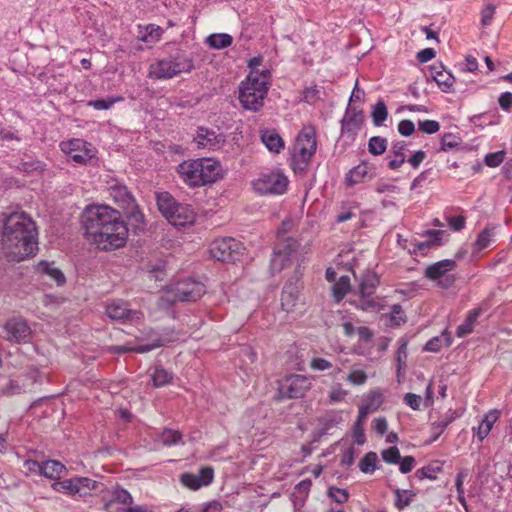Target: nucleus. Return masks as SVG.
<instances>
[{
	"mask_svg": "<svg viewBox=\"0 0 512 512\" xmlns=\"http://www.w3.org/2000/svg\"><path fill=\"white\" fill-rule=\"evenodd\" d=\"M2 250L8 261L21 262L38 252L37 226H1Z\"/></svg>",
	"mask_w": 512,
	"mask_h": 512,
	"instance_id": "obj_1",
	"label": "nucleus"
},
{
	"mask_svg": "<svg viewBox=\"0 0 512 512\" xmlns=\"http://www.w3.org/2000/svg\"><path fill=\"white\" fill-rule=\"evenodd\" d=\"M177 171L183 181L193 187L211 184L223 178L220 162L211 158L184 161L178 165Z\"/></svg>",
	"mask_w": 512,
	"mask_h": 512,
	"instance_id": "obj_2",
	"label": "nucleus"
},
{
	"mask_svg": "<svg viewBox=\"0 0 512 512\" xmlns=\"http://www.w3.org/2000/svg\"><path fill=\"white\" fill-rule=\"evenodd\" d=\"M269 71H253L239 85V101L245 110L258 112L269 89Z\"/></svg>",
	"mask_w": 512,
	"mask_h": 512,
	"instance_id": "obj_3",
	"label": "nucleus"
},
{
	"mask_svg": "<svg viewBox=\"0 0 512 512\" xmlns=\"http://www.w3.org/2000/svg\"><path fill=\"white\" fill-rule=\"evenodd\" d=\"M193 69V59L185 52L176 51L150 64L148 78L152 80H167L182 73H190Z\"/></svg>",
	"mask_w": 512,
	"mask_h": 512,
	"instance_id": "obj_4",
	"label": "nucleus"
},
{
	"mask_svg": "<svg viewBox=\"0 0 512 512\" xmlns=\"http://www.w3.org/2000/svg\"><path fill=\"white\" fill-rule=\"evenodd\" d=\"M317 142L315 130L304 128L298 135L293 147L291 167L295 173L306 171L312 156L316 152Z\"/></svg>",
	"mask_w": 512,
	"mask_h": 512,
	"instance_id": "obj_5",
	"label": "nucleus"
},
{
	"mask_svg": "<svg viewBox=\"0 0 512 512\" xmlns=\"http://www.w3.org/2000/svg\"><path fill=\"white\" fill-rule=\"evenodd\" d=\"M86 233L98 249L111 251L125 245L128 237V226H101V231H94L96 226H85Z\"/></svg>",
	"mask_w": 512,
	"mask_h": 512,
	"instance_id": "obj_6",
	"label": "nucleus"
},
{
	"mask_svg": "<svg viewBox=\"0 0 512 512\" xmlns=\"http://www.w3.org/2000/svg\"><path fill=\"white\" fill-rule=\"evenodd\" d=\"M108 192L113 201L123 210V215L128 221L135 224L143 223L144 214L139 209L135 197L127 186L114 182L109 184Z\"/></svg>",
	"mask_w": 512,
	"mask_h": 512,
	"instance_id": "obj_7",
	"label": "nucleus"
},
{
	"mask_svg": "<svg viewBox=\"0 0 512 512\" xmlns=\"http://www.w3.org/2000/svg\"><path fill=\"white\" fill-rule=\"evenodd\" d=\"M287 232L285 226L277 232L279 242L274 248L270 261V269L273 274L291 266L296 259L297 241L293 238L284 239Z\"/></svg>",
	"mask_w": 512,
	"mask_h": 512,
	"instance_id": "obj_8",
	"label": "nucleus"
},
{
	"mask_svg": "<svg viewBox=\"0 0 512 512\" xmlns=\"http://www.w3.org/2000/svg\"><path fill=\"white\" fill-rule=\"evenodd\" d=\"M206 292L205 285L194 279H184L168 286L162 300L167 302H195Z\"/></svg>",
	"mask_w": 512,
	"mask_h": 512,
	"instance_id": "obj_9",
	"label": "nucleus"
},
{
	"mask_svg": "<svg viewBox=\"0 0 512 512\" xmlns=\"http://www.w3.org/2000/svg\"><path fill=\"white\" fill-rule=\"evenodd\" d=\"M80 224H125L118 210L106 204L87 205L80 217Z\"/></svg>",
	"mask_w": 512,
	"mask_h": 512,
	"instance_id": "obj_10",
	"label": "nucleus"
},
{
	"mask_svg": "<svg viewBox=\"0 0 512 512\" xmlns=\"http://www.w3.org/2000/svg\"><path fill=\"white\" fill-rule=\"evenodd\" d=\"M101 483L88 477H73L52 484L54 491L68 494L75 499H83L91 495L92 490H97Z\"/></svg>",
	"mask_w": 512,
	"mask_h": 512,
	"instance_id": "obj_11",
	"label": "nucleus"
},
{
	"mask_svg": "<svg viewBox=\"0 0 512 512\" xmlns=\"http://www.w3.org/2000/svg\"><path fill=\"white\" fill-rule=\"evenodd\" d=\"M288 178L280 172L261 174L253 181L254 190L261 195H281L288 187Z\"/></svg>",
	"mask_w": 512,
	"mask_h": 512,
	"instance_id": "obj_12",
	"label": "nucleus"
},
{
	"mask_svg": "<svg viewBox=\"0 0 512 512\" xmlns=\"http://www.w3.org/2000/svg\"><path fill=\"white\" fill-rule=\"evenodd\" d=\"M311 382L308 377L299 374L286 376L279 382V399H297L305 395L310 389Z\"/></svg>",
	"mask_w": 512,
	"mask_h": 512,
	"instance_id": "obj_13",
	"label": "nucleus"
},
{
	"mask_svg": "<svg viewBox=\"0 0 512 512\" xmlns=\"http://www.w3.org/2000/svg\"><path fill=\"white\" fill-rule=\"evenodd\" d=\"M456 261L453 259H444L426 267L424 276L432 281H438L442 288H449L455 283V276L450 274L456 268Z\"/></svg>",
	"mask_w": 512,
	"mask_h": 512,
	"instance_id": "obj_14",
	"label": "nucleus"
},
{
	"mask_svg": "<svg viewBox=\"0 0 512 512\" xmlns=\"http://www.w3.org/2000/svg\"><path fill=\"white\" fill-rule=\"evenodd\" d=\"M242 245L234 238L227 237L210 244V255L221 262H234L241 254Z\"/></svg>",
	"mask_w": 512,
	"mask_h": 512,
	"instance_id": "obj_15",
	"label": "nucleus"
},
{
	"mask_svg": "<svg viewBox=\"0 0 512 512\" xmlns=\"http://www.w3.org/2000/svg\"><path fill=\"white\" fill-rule=\"evenodd\" d=\"M38 380V372L35 369H28L24 373L11 378L7 385L3 386L0 394L11 397L31 392Z\"/></svg>",
	"mask_w": 512,
	"mask_h": 512,
	"instance_id": "obj_16",
	"label": "nucleus"
},
{
	"mask_svg": "<svg viewBox=\"0 0 512 512\" xmlns=\"http://www.w3.org/2000/svg\"><path fill=\"white\" fill-rule=\"evenodd\" d=\"M90 144L82 139L61 142V150L76 164L84 165L94 157Z\"/></svg>",
	"mask_w": 512,
	"mask_h": 512,
	"instance_id": "obj_17",
	"label": "nucleus"
},
{
	"mask_svg": "<svg viewBox=\"0 0 512 512\" xmlns=\"http://www.w3.org/2000/svg\"><path fill=\"white\" fill-rule=\"evenodd\" d=\"M301 277L302 272L300 266L297 265L294 271V275L285 283L283 287L281 294V306L283 310L287 312L293 311L299 300Z\"/></svg>",
	"mask_w": 512,
	"mask_h": 512,
	"instance_id": "obj_18",
	"label": "nucleus"
},
{
	"mask_svg": "<svg viewBox=\"0 0 512 512\" xmlns=\"http://www.w3.org/2000/svg\"><path fill=\"white\" fill-rule=\"evenodd\" d=\"M105 313L110 319L122 323L139 320L142 317L140 311L130 309L128 303L122 299H115L109 302L106 305Z\"/></svg>",
	"mask_w": 512,
	"mask_h": 512,
	"instance_id": "obj_19",
	"label": "nucleus"
},
{
	"mask_svg": "<svg viewBox=\"0 0 512 512\" xmlns=\"http://www.w3.org/2000/svg\"><path fill=\"white\" fill-rule=\"evenodd\" d=\"M6 336L10 342H27L31 336V329L22 317H13L7 320L3 326Z\"/></svg>",
	"mask_w": 512,
	"mask_h": 512,
	"instance_id": "obj_20",
	"label": "nucleus"
},
{
	"mask_svg": "<svg viewBox=\"0 0 512 512\" xmlns=\"http://www.w3.org/2000/svg\"><path fill=\"white\" fill-rule=\"evenodd\" d=\"M364 120L362 109L352 106L350 103L341 120V132L343 134L356 135Z\"/></svg>",
	"mask_w": 512,
	"mask_h": 512,
	"instance_id": "obj_21",
	"label": "nucleus"
},
{
	"mask_svg": "<svg viewBox=\"0 0 512 512\" xmlns=\"http://www.w3.org/2000/svg\"><path fill=\"white\" fill-rule=\"evenodd\" d=\"M194 140L199 148H206L213 151L220 149L225 142L223 134L206 127L198 128Z\"/></svg>",
	"mask_w": 512,
	"mask_h": 512,
	"instance_id": "obj_22",
	"label": "nucleus"
},
{
	"mask_svg": "<svg viewBox=\"0 0 512 512\" xmlns=\"http://www.w3.org/2000/svg\"><path fill=\"white\" fill-rule=\"evenodd\" d=\"M448 236L443 230H428L421 236V239H415L414 246L424 255L430 248L439 247L446 243Z\"/></svg>",
	"mask_w": 512,
	"mask_h": 512,
	"instance_id": "obj_23",
	"label": "nucleus"
},
{
	"mask_svg": "<svg viewBox=\"0 0 512 512\" xmlns=\"http://www.w3.org/2000/svg\"><path fill=\"white\" fill-rule=\"evenodd\" d=\"M171 214L173 218L169 224H194L195 212L189 204L177 203Z\"/></svg>",
	"mask_w": 512,
	"mask_h": 512,
	"instance_id": "obj_24",
	"label": "nucleus"
},
{
	"mask_svg": "<svg viewBox=\"0 0 512 512\" xmlns=\"http://www.w3.org/2000/svg\"><path fill=\"white\" fill-rule=\"evenodd\" d=\"M431 77L437 83L441 91L446 93L450 91L455 82V77L442 66H432Z\"/></svg>",
	"mask_w": 512,
	"mask_h": 512,
	"instance_id": "obj_25",
	"label": "nucleus"
},
{
	"mask_svg": "<svg viewBox=\"0 0 512 512\" xmlns=\"http://www.w3.org/2000/svg\"><path fill=\"white\" fill-rule=\"evenodd\" d=\"M156 202L160 213L168 222H171V218H173V214L171 213L178 202L168 192L156 193Z\"/></svg>",
	"mask_w": 512,
	"mask_h": 512,
	"instance_id": "obj_26",
	"label": "nucleus"
},
{
	"mask_svg": "<svg viewBox=\"0 0 512 512\" xmlns=\"http://www.w3.org/2000/svg\"><path fill=\"white\" fill-rule=\"evenodd\" d=\"M342 413L339 411H331L327 413L325 416L320 418V427H319V434L327 435L332 434V431L338 427L340 423H342Z\"/></svg>",
	"mask_w": 512,
	"mask_h": 512,
	"instance_id": "obj_27",
	"label": "nucleus"
},
{
	"mask_svg": "<svg viewBox=\"0 0 512 512\" xmlns=\"http://www.w3.org/2000/svg\"><path fill=\"white\" fill-rule=\"evenodd\" d=\"M369 165L367 162H362L355 166L345 176V183L351 187L364 181L365 177L369 174Z\"/></svg>",
	"mask_w": 512,
	"mask_h": 512,
	"instance_id": "obj_28",
	"label": "nucleus"
},
{
	"mask_svg": "<svg viewBox=\"0 0 512 512\" xmlns=\"http://www.w3.org/2000/svg\"><path fill=\"white\" fill-rule=\"evenodd\" d=\"M261 140L271 152L279 153L284 148V141L275 130H264Z\"/></svg>",
	"mask_w": 512,
	"mask_h": 512,
	"instance_id": "obj_29",
	"label": "nucleus"
},
{
	"mask_svg": "<svg viewBox=\"0 0 512 512\" xmlns=\"http://www.w3.org/2000/svg\"><path fill=\"white\" fill-rule=\"evenodd\" d=\"M65 471V465L57 460L42 461L41 476L49 479H59Z\"/></svg>",
	"mask_w": 512,
	"mask_h": 512,
	"instance_id": "obj_30",
	"label": "nucleus"
},
{
	"mask_svg": "<svg viewBox=\"0 0 512 512\" xmlns=\"http://www.w3.org/2000/svg\"><path fill=\"white\" fill-rule=\"evenodd\" d=\"M494 243V232L490 228H485L477 237L473 244L472 254H480L484 249L490 248Z\"/></svg>",
	"mask_w": 512,
	"mask_h": 512,
	"instance_id": "obj_31",
	"label": "nucleus"
},
{
	"mask_svg": "<svg viewBox=\"0 0 512 512\" xmlns=\"http://www.w3.org/2000/svg\"><path fill=\"white\" fill-rule=\"evenodd\" d=\"M452 344V338L447 330L443 331L440 336L431 338L423 347V351L439 352L443 346L449 347Z\"/></svg>",
	"mask_w": 512,
	"mask_h": 512,
	"instance_id": "obj_32",
	"label": "nucleus"
},
{
	"mask_svg": "<svg viewBox=\"0 0 512 512\" xmlns=\"http://www.w3.org/2000/svg\"><path fill=\"white\" fill-rule=\"evenodd\" d=\"M37 270L43 274L48 275L53 279L58 286L63 285L66 282L65 275L57 267H53L49 262L41 260L37 264Z\"/></svg>",
	"mask_w": 512,
	"mask_h": 512,
	"instance_id": "obj_33",
	"label": "nucleus"
},
{
	"mask_svg": "<svg viewBox=\"0 0 512 512\" xmlns=\"http://www.w3.org/2000/svg\"><path fill=\"white\" fill-rule=\"evenodd\" d=\"M481 314V309H473L470 311L465 321L457 327L456 336L459 338L465 337L473 331V328L477 322L478 317Z\"/></svg>",
	"mask_w": 512,
	"mask_h": 512,
	"instance_id": "obj_34",
	"label": "nucleus"
},
{
	"mask_svg": "<svg viewBox=\"0 0 512 512\" xmlns=\"http://www.w3.org/2000/svg\"><path fill=\"white\" fill-rule=\"evenodd\" d=\"M455 412H452L451 414H446L442 418H440L438 421H435L431 424V440L430 442L436 441L439 436L444 432V430L455 420L456 418Z\"/></svg>",
	"mask_w": 512,
	"mask_h": 512,
	"instance_id": "obj_35",
	"label": "nucleus"
},
{
	"mask_svg": "<svg viewBox=\"0 0 512 512\" xmlns=\"http://www.w3.org/2000/svg\"><path fill=\"white\" fill-rule=\"evenodd\" d=\"M115 502H118V503H121L124 505H131L133 503V497L126 489H124L120 486H117L112 491V499L105 503V505H104L105 510L110 511Z\"/></svg>",
	"mask_w": 512,
	"mask_h": 512,
	"instance_id": "obj_36",
	"label": "nucleus"
},
{
	"mask_svg": "<svg viewBox=\"0 0 512 512\" xmlns=\"http://www.w3.org/2000/svg\"><path fill=\"white\" fill-rule=\"evenodd\" d=\"M379 285V278L374 272H367L360 282L359 290L360 294L366 296H372L375 293L377 286Z\"/></svg>",
	"mask_w": 512,
	"mask_h": 512,
	"instance_id": "obj_37",
	"label": "nucleus"
},
{
	"mask_svg": "<svg viewBox=\"0 0 512 512\" xmlns=\"http://www.w3.org/2000/svg\"><path fill=\"white\" fill-rule=\"evenodd\" d=\"M393 492L395 495L394 505L400 511L408 507L416 496L414 491L407 489L394 488Z\"/></svg>",
	"mask_w": 512,
	"mask_h": 512,
	"instance_id": "obj_38",
	"label": "nucleus"
},
{
	"mask_svg": "<svg viewBox=\"0 0 512 512\" xmlns=\"http://www.w3.org/2000/svg\"><path fill=\"white\" fill-rule=\"evenodd\" d=\"M383 404L382 393L378 390H373L363 400L361 406L367 410L370 414L377 411Z\"/></svg>",
	"mask_w": 512,
	"mask_h": 512,
	"instance_id": "obj_39",
	"label": "nucleus"
},
{
	"mask_svg": "<svg viewBox=\"0 0 512 512\" xmlns=\"http://www.w3.org/2000/svg\"><path fill=\"white\" fill-rule=\"evenodd\" d=\"M232 42V36L226 33L211 34L206 38V43L214 49L227 48L232 44Z\"/></svg>",
	"mask_w": 512,
	"mask_h": 512,
	"instance_id": "obj_40",
	"label": "nucleus"
},
{
	"mask_svg": "<svg viewBox=\"0 0 512 512\" xmlns=\"http://www.w3.org/2000/svg\"><path fill=\"white\" fill-rule=\"evenodd\" d=\"M154 387H163L171 383L173 374L162 367H156L151 374Z\"/></svg>",
	"mask_w": 512,
	"mask_h": 512,
	"instance_id": "obj_41",
	"label": "nucleus"
},
{
	"mask_svg": "<svg viewBox=\"0 0 512 512\" xmlns=\"http://www.w3.org/2000/svg\"><path fill=\"white\" fill-rule=\"evenodd\" d=\"M372 121L375 126H381L388 117L386 104L380 100L374 106L371 113Z\"/></svg>",
	"mask_w": 512,
	"mask_h": 512,
	"instance_id": "obj_42",
	"label": "nucleus"
},
{
	"mask_svg": "<svg viewBox=\"0 0 512 512\" xmlns=\"http://www.w3.org/2000/svg\"><path fill=\"white\" fill-rule=\"evenodd\" d=\"M387 149V139L381 136H373L368 141V151L374 155H382Z\"/></svg>",
	"mask_w": 512,
	"mask_h": 512,
	"instance_id": "obj_43",
	"label": "nucleus"
},
{
	"mask_svg": "<svg viewBox=\"0 0 512 512\" xmlns=\"http://www.w3.org/2000/svg\"><path fill=\"white\" fill-rule=\"evenodd\" d=\"M378 457L375 452H368L365 454V456L362 458V460L359 463V469L361 472L366 474H371L376 470V463H377Z\"/></svg>",
	"mask_w": 512,
	"mask_h": 512,
	"instance_id": "obj_44",
	"label": "nucleus"
},
{
	"mask_svg": "<svg viewBox=\"0 0 512 512\" xmlns=\"http://www.w3.org/2000/svg\"><path fill=\"white\" fill-rule=\"evenodd\" d=\"M355 307L362 311H376L378 309V303L371 296L360 294L358 300L351 302Z\"/></svg>",
	"mask_w": 512,
	"mask_h": 512,
	"instance_id": "obj_45",
	"label": "nucleus"
},
{
	"mask_svg": "<svg viewBox=\"0 0 512 512\" xmlns=\"http://www.w3.org/2000/svg\"><path fill=\"white\" fill-rule=\"evenodd\" d=\"M323 94L322 88L315 85L304 89L302 99L308 104H315L322 99Z\"/></svg>",
	"mask_w": 512,
	"mask_h": 512,
	"instance_id": "obj_46",
	"label": "nucleus"
},
{
	"mask_svg": "<svg viewBox=\"0 0 512 512\" xmlns=\"http://www.w3.org/2000/svg\"><path fill=\"white\" fill-rule=\"evenodd\" d=\"M181 440V433L172 429H164L160 435V441L165 446L177 445L181 442Z\"/></svg>",
	"mask_w": 512,
	"mask_h": 512,
	"instance_id": "obj_47",
	"label": "nucleus"
},
{
	"mask_svg": "<svg viewBox=\"0 0 512 512\" xmlns=\"http://www.w3.org/2000/svg\"><path fill=\"white\" fill-rule=\"evenodd\" d=\"M349 278L341 277L339 282L333 286V297L336 302H340L349 290Z\"/></svg>",
	"mask_w": 512,
	"mask_h": 512,
	"instance_id": "obj_48",
	"label": "nucleus"
},
{
	"mask_svg": "<svg viewBox=\"0 0 512 512\" xmlns=\"http://www.w3.org/2000/svg\"><path fill=\"white\" fill-rule=\"evenodd\" d=\"M3 224H35L24 212H12L5 217Z\"/></svg>",
	"mask_w": 512,
	"mask_h": 512,
	"instance_id": "obj_49",
	"label": "nucleus"
},
{
	"mask_svg": "<svg viewBox=\"0 0 512 512\" xmlns=\"http://www.w3.org/2000/svg\"><path fill=\"white\" fill-rule=\"evenodd\" d=\"M180 482L191 490H198L204 486L196 474L189 472L183 473L180 476Z\"/></svg>",
	"mask_w": 512,
	"mask_h": 512,
	"instance_id": "obj_50",
	"label": "nucleus"
},
{
	"mask_svg": "<svg viewBox=\"0 0 512 512\" xmlns=\"http://www.w3.org/2000/svg\"><path fill=\"white\" fill-rule=\"evenodd\" d=\"M441 470H442V468L440 466L427 465V466H424V467L418 469L415 472V476L420 480H423L426 478L430 479V480H434V479H436V474L439 473Z\"/></svg>",
	"mask_w": 512,
	"mask_h": 512,
	"instance_id": "obj_51",
	"label": "nucleus"
},
{
	"mask_svg": "<svg viewBox=\"0 0 512 512\" xmlns=\"http://www.w3.org/2000/svg\"><path fill=\"white\" fill-rule=\"evenodd\" d=\"M122 100V97L116 98H107V99H97L91 100L87 103L89 107H93L95 110H108L110 109L116 102Z\"/></svg>",
	"mask_w": 512,
	"mask_h": 512,
	"instance_id": "obj_52",
	"label": "nucleus"
},
{
	"mask_svg": "<svg viewBox=\"0 0 512 512\" xmlns=\"http://www.w3.org/2000/svg\"><path fill=\"white\" fill-rule=\"evenodd\" d=\"M381 456H382V459L387 463V464H398L399 461L401 460V454H400V451L398 449V447L396 446H391L385 450H383L381 452Z\"/></svg>",
	"mask_w": 512,
	"mask_h": 512,
	"instance_id": "obj_53",
	"label": "nucleus"
},
{
	"mask_svg": "<svg viewBox=\"0 0 512 512\" xmlns=\"http://www.w3.org/2000/svg\"><path fill=\"white\" fill-rule=\"evenodd\" d=\"M166 268V263L163 261H158L155 264L149 263L147 265L148 272L151 278H154L155 281H163V274Z\"/></svg>",
	"mask_w": 512,
	"mask_h": 512,
	"instance_id": "obj_54",
	"label": "nucleus"
},
{
	"mask_svg": "<svg viewBox=\"0 0 512 512\" xmlns=\"http://www.w3.org/2000/svg\"><path fill=\"white\" fill-rule=\"evenodd\" d=\"M327 495L338 504H343L347 502L349 498V493L346 489H341L333 486L329 487Z\"/></svg>",
	"mask_w": 512,
	"mask_h": 512,
	"instance_id": "obj_55",
	"label": "nucleus"
},
{
	"mask_svg": "<svg viewBox=\"0 0 512 512\" xmlns=\"http://www.w3.org/2000/svg\"><path fill=\"white\" fill-rule=\"evenodd\" d=\"M460 145V139L453 133H446L441 139V150L448 151Z\"/></svg>",
	"mask_w": 512,
	"mask_h": 512,
	"instance_id": "obj_56",
	"label": "nucleus"
},
{
	"mask_svg": "<svg viewBox=\"0 0 512 512\" xmlns=\"http://www.w3.org/2000/svg\"><path fill=\"white\" fill-rule=\"evenodd\" d=\"M419 129L426 134H435L440 130V124L435 120H423L418 123Z\"/></svg>",
	"mask_w": 512,
	"mask_h": 512,
	"instance_id": "obj_57",
	"label": "nucleus"
},
{
	"mask_svg": "<svg viewBox=\"0 0 512 512\" xmlns=\"http://www.w3.org/2000/svg\"><path fill=\"white\" fill-rule=\"evenodd\" d=\"M505 158V153L503 151H497L495 153H489L485 156L484 162L489 167H497L499 166Z\"/></svg>",
	"mask_w": 512,
	"mask_h": 512,
	"instance_id": "obj_58",
	"label": "nucleus"
},
{
	"mask_svg": "<svg viewBox=\"0 0 512 512\" xmlns=\"http://www.w3.org/2000/svg\"><path fill=\"white\" fill-rule=\"evenodd\" d=\"M406 317L404 311L399 304H394L391 306V322L395 325H400L405 323Z\"/></svg>",
	"mask_w": 512,
	"mask_h": 512,
	"instance_id": "obj_59",
	"label": "nucleus"
},
{
	"mask_svg": "<svg viewBox=\"0 0 512 512\" xmlns=\"http://www.w3.org/2000/svg\"><path fill=\"white\" fill-rule=\"evenodd\" d=\"M196 475L204 486L210 485L214 480V470L210 466L202 467Z\"/></svg>",
	"mask_w": 512,
	"mask_h": 512,
	"instance_id": "obj_60",
	"label": "nucleus"
},
{
	"mask_svg": "<svg viewBox=\"0 0 512 512\" xmlns=\"http://www.w3.org/2000/svg\"><path fill=\"white\" fill-rule=\"evenodd\" d=\"M367 380V374L363 370H353L347 376V381L353 385H362Z\"/></svg>",
	"mask_w": 512,
	"mask_h": 512,
	"instance_id": "obj_61",
	"label": "nucleus"
},
{
	"mask_svg": "<svg viewBox=\"0 0 512 512\" xmlns=\"http://www.w3.org/2000/svg\"><path fill=\"white\" fill-rule=\"evenodd\" d=\"M348 394L347 390H344L340 387H333L328 394V399L330 403H338L342 402L346 395Z\"/></svg>",
	"mask_w": 512,
	"mask_h": 512,
	"instance_id": "obj_62",
	"label": "nucleus"
},
{
	"mask_svg": "<svg viewBox=\"0 0 512 512\" xmlns=\"http://www.w3.org/2000/svg\"><path fill=\"white\" fill-rule=\"evenodd\" d=\"M310 367L315 371H325L332 368V363L320 357H314L310 361Z\"/></svg>",
	"mask_w": 512,
	"mask_h": 512,
	"instance_id": "obj_63",
	"label": "nucleus"
},
{
	"mask_svg": "<svg viewBox=\"0 0 512 512\" xmlns=\"http://www.w3.org/2000/svg\"><path fill=\"white\" fill-rule=\"evenodd\" d=\"M415 131V125L411 120H401L398 124V132L404 136L409 137Z\"/></svg>",
	"mask_w": 512,
	"mask_h": 512,
	"instance_id": "obj_64",
	"label": "nucleus"
}]
</instances>
